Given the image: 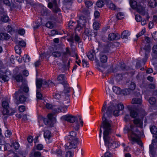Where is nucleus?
I'll list each match as a JSON object with an SVG mask.
<instances>
[{
  "label": "nucleus",
  "mask_w": 157,
  "mask_h": 157,
  "mask_svg": "<svg viewBox=\"0 0 157 157\" xmlns=\"http://www.w3.org/2000/svg\"><path fill=\"white\" fill-rule=\"evenodd\" d=\"M100 24L97 22H95L93 24V27L94 29L97 30L99 27Z\"/></svg>",
  "instance_id": "603ef678"
},
{
  "label": "nucleus",
  "mask_w": 157,
  "mask_h": 157,
  "mask_svg": "<svg viewBox=\"0 0 157 157\" xmlns=\"http://www.w3.org/2000/svg\"><path fill=\"white\" fill-rule=\"evenodd\" d=\"M105 4V0L98 1L96 2V5L98 7H102Z\"/></svg>",
  "instance_id": "c756f323"
},
{
  "label": "nucleus",
  "mask_w": 157,
  "mask_h": 157,
  "mask_svg": "<svg viewBox=\"0 0 157 157\" xmlns=\"http://www.w3.org/2000/svg\"><path fill=\"white\" fill-rule=\"evenodd\" d=\"M53 10L55 13H57L60 11V10L57 5V1L56 0L54 1V7Z\"/></svg>",
  "instance_id": "393cba45"
},
{
  "label": "nucleus",
  "mask_w": 157,
  "mask_h": 157,
  "mask_svg": "<svg viewBox=\"0 0 157 157\" xmlns=\"http://www.w3.org/2000/svg\"><path fill=\"white\" fill-rule=\"evenodd\" d=\"M14 95L15 98L17 100L16 103L17 104L24 103L26 100L27 98L25 96V94L21 89L16 92Z\"/></svg>",
  "instance_id": "0eeeda50"
},
{
  "label": "nucleus",
  "mask_w": 157,
  "mask_h": 157,
  "mask_svg": "<svg viewBox=\"0 0 157 157\" xmlns=\"http://www.w3.org/2000/svg\"><path fill=\"white\" fill-rule=\"evenodd\" d=\"M31 153L33 155L34 157H41V154L40 152L37 151L36 150V148L33 147L31 151Z\"/></svg>",
  "instance_id": "dca6fc26"
},
{
  "label": "nucleus",
  "mask_w": 157,
  "mask_h": 157,
  "mask_svg": "<svg viewBox=\"0 0 157 157\" xmlns=\"http://www.w3.org/2000/svg\"><path fill=\"white\" fill-rule=\"evenodd\" d=\"M156 141L152 140L151 144L149 146V153L151 157L156 156V150L157 149V144Z\"/></svg>",
  "instance_id": "1a4fd4ad"
},
{
  "label": "nucleus",
  "mask_w": 157,
  "mask_h": 157,
  "mask_svg": "<svg viewBox=\"0 0 157 157\" xmlns=\"http://www.w3.org/2000/svg\"><path fill=\"white\" fill-rule=\"evenodd\" d=\"M82 64L83 67H89V64L85 60L83 59L82 60Z\"/></svg>",
  "instance_id": "bf43d9fd"
},
{
  "label": "nucleus",
  "mask_w": 157,
  "mask_h": 157,
  "mask_svg": "<svg viewBox=\"0 0 157 157\" xmlns=\"http://www.w3.org/2000/svg\"><path fill=\"white\" fill-rule=\"evenodd\" d=\"M107 59V57L105 55H102L100 58V60L101 62L105 63L106 62Z\"/></svg>",
  "instance_id": "e433bc0d"
},
{
  "label": "nucleus",
  "mask_w": 157,
  "mask_h": 157,
  "mask_svg": "<svg viewBox=\"0 0 157 157\" xmlns=\"http://www.w3.org/2000/svg\"><path fill=\"white\" fill-rule=\"evenodd\" d=\"M2 105L3 108L2 113L3 115L8 116L12 115L15 112V110L9 107V103L8 100L3 101L2 103Z\"/></svg>",
  "instance_id": "423d86ee"
},
{
  "label": "nucleus",
  "mask_w": 157,
  "mask_h": 157,
  "mask_svg": "<svg viewBox=\"0 0 157 157\" xmlns=\"http://www.w3.org/2000/svg\"><path fill=\"white\" fill-rule=\"evenodd\" d=\"M138 114L137 112L134 110H131L130 112V115L131 117L133 118H136L138 115Z\"/></svg>",
  "instance_id": "4c0bfd02"
},
{
  "label": "nucleus",
  "mask_w": 157,
  "mask_h": 157,
  "mask_svg": "<svg viewBox=\"0 0 157 157\" xmlns=\"http://www.w3.org/2000/svg\"><path fill=\"white\" fill-rule=\"evenodd\" d=\"M52 55L55 58H57L60 57L61 55V52L59 51L53 52Z\"/></svg>",
  "instance_id": "f704fd0d"
},
{
  "label": "nucleus",
  "mask_w": 157,
  "mask_h": 157,
  "mask_svg": "<svg viewBox=\"0 0 157 157\" xmlns=\"http://www.w3.org/2000/svg\"><path fill=\"white\" fill-rule=\"evenodd\" d=\"M79 23L76 25V27H75L74 29L76 31H79L81 29L86 27L85 23L86 22V18L83 16H81L80 17Z\"/></svg>",
  "instance_id": "9d476101"
},
{
  "label": "nucleus",
  "mask_w": 157,
  "mask_h": 157,
  "mask_svg": "<svg viewBox=\"0 0 157 157\" xmlns=\"http://www.w3.org/2000/svg\"><path fill=\"white\" fill-rule=\"evenodd\" d=\"M104 114L103 117L102 125L104 129L103 139L105 142V145L108 148L114 149L118 147L120 143L117 141H114L113 140L114 137L113 136L111 137L109 135L110 132L111 126L110 121H108L106 119L104 118Z\"/></svg>",
  "instance_id": "f257e3e1"
},
{
  "label": "nucleus",
  "mask_w": 157,
  "mask_h": 157,
  "mask_svg": "<svg viewBox=\"0 0 157 157\" xmlns=\"http://www.w3.org/2000/svg\"><path fill=\"white\" fill-rule=\"evenodd\" d=\"M76 25V23L72 21H70L68 23L69 27L71 29H73L72 27H73L74 28Z\"/></svg>",
  "instance_id": "de8ad7c7"
},
{
  "label": "nucleus",
  "mask_w": 157,
  "mask_h": 157,
  "mask_svg": "<svg viewBox=\"0 0 157 157\" xmlns=\"http://www.w3.org/2000/svg\"><path fill=\"white\" fill-rule=\"evenodd\" d=\"M36 85L37 89H40L42 85V80L41 79H39L36 80Z\"/></svg>",
  "instance_id": "a878e982"
},
{
  "label": "nucleus",
  "mask_w": 157,
  "mask_h": 157,
  "mask_svg": "<svg viewBox=\"0 0 157 157\" xmlns=\"http://www.w3.org/2000/svg\"><path fill=\"white\" fill-rule=\"evenodd\" d=\"M2 36H4V38L5 39L8 40L10 39V36L6 33H4L2 34Z\"/></svg>",
  "instance_id": "e2e57ef3"
},
{
  "label": "nucleus",
  "mask_w": 157,
  "mask_h": 157,
  "mask_svg": "<svg viewBox=\"0 0 157 157\" xmlns=\"http://www.w3.org/2000/svg\"><path fill=\"white\" fill-rule=\"evenodd\" d=\"M61 118L71 123V126L74 128L75 130L78 131L79 129L80 123L81 124L82 126H83V121L82 120L80 116L77 117L71 115H65L63 116Z\"/></svg>",
  "instance_id": "f03ea898"
},
{
  "label": "nucleus",
  "mask_w": 157,
  "mask_h": 157,
  "mask_svg": "<svg viewBox=\"0 0 157 157\" xmlns=\"http://www.w3.org/2000/svg\"><path fill=\"white\" fill-rule=\"evenodd\" d=\"M34 147L36 148V149L38 150H40L43 149L44 147L43 145L41 144H38L36 146Z\"/></svg>",
  "instance_id": "5fc2aeb1"
},
{
  "label": "nucleus",
  "mask_w": 157,
  "mask_h": 157,
  "mask_svg": "<svg viewBox=\"0 0 157 157\" xmlns=\"http://www.w3.org/2000/svg\"><path fill=\"white\" fill-rule=\"evenodd\" d=\"M18 109L20 112H23L25 110V107L24 105H20L18 107Z\"/></svg>",
  "instance_id": "13d9d810"
},
{
  "label": "nucleus",
  "mask_w": 157,
  "mask_h": 157,
  "mask_svg": "<svg viewBox=\"0 0 157 157\" xmlns=\"http://www.w3.org/2000/svg\"><path fill=\"white\" fill-rule=\"evenodd\" d=\"M112 45H113L111 43H109L106 45H105L103 48V52L105 53L109 52L110 49V47Z\"/></svg>",
  "instance_id": "a211bd4d"
},
{
  "label": "nucleus",
  "mask_w": 157,
  "mask_h": 157,
  "mask_svg": "<svg viewBox=\"0 0 157 157\" xmlns=\"http://www.w3.org/2000/svg\"><path fill=\"white\" fill-rule=\"evenodd\" d=\"M75 41L78 43L81 42V39L80 37L76 34H75Z\"/></svg>",
  "instance_id": "338daca9"
},
{
  "label": "nucleus",
  "mask_w": 157,
  "mask_h": 157,
  "mask_svg": "<svg viewBox=\"0 0 157 157\" xmlns=\"http://www.w3.org/2000/svg\"><path fill=\"white\" fill-rule=\"evenodd\" d=\"M84 33L85 35L88 36L91 34V33L90 32V30L88 29H86L85 30Z\"/></svg>",
  "instance_id": "680f3d73"
},
{
  "label": "nucleus",
  "mask_w": 157,
  "mask_h": 157,
  "mask_svg": "<svg viewBox=\"0 0 157 157\" xmlns=\"http://www.w3.org/2000/svg\"><path fill=\"white\" fill-rule=\"evenodd\" d=\"M113 91L116 94H119L120 92V88L117 86H113Z\"/></svg>",
  "instance_id": "79ce46f5"
},
{
  "label": "nucleus",
  "mask_w": 157,
  "mask_h": 157,
  "mask_svg": "<svg viewBox=\"0 0 157 157\" xmlns=\"http://www.w3.org/2000/svg\"><path fill=\"white\" fill-rule=\"evenodd\" d=\"M149 103L151 105H157V100L154 97H151L149 100Z\"/></svg>",
  "instance_id": "c85d7f7f"
},
{
  "label": "nucleus",
  "mask_w": 157,
  "mask_h": 157,
  "mask_svg": "<svg viewBox=\"0 0 157 157\" xmlns=\"http://www.w3.org/2000/svg\"><path fill=\"white\" fill-rule=\"evenodd\" d=\"M150 130L153 134H155L157 132V128L156 126L154 125H152L150 126Z\"/></svg>",
  "instance_id": "2f4dec72"
},
{
  "label": "nucleus",
  "mask_w": 157,
  "mask_h": 157,
  "mask_svg": "<svg viewBox=\"0 0 157 157\" xmlns=\"http://www.w3.org/2000/svg\"><path fill=\"white\" fill-rule=\"evenodd\" d=\"M129 3L131 7L133 9H136L138 5L137 2L134 0H130Z\"/></svg>",
  "instance_id": "bb28decb"
},
{
  "label": "nucleus",
  "mask_w": 157,
  "mask_h": 157,
  "mask_svg": "<svg viewBox=\"0 0 157 157\" xmlns=\"http://www.w3.org/2000/svg\"><path fill=\"white\" fill-rule=\"evenodd\" d=\"M52 134L49 130H46L44 133V137L45 138L49 139L51 137Z\"/></svg>",
  "instance_id": "7c9ffc66"
},
{
  "label": "nucleus",
  "mask_w": 157,
  "mask_h": 157,
  "mask_svg": "<svg viewBox=\"0 0 157 157\" xmlns=\"http://www.w3.org/2000/svg\"><path fill=\"white\" fill-rule=\"evenodd\" d=\"M2 20L3 22H7L9 21V19L8 16L4 15L2 17Z\"/></svg>",
  "instance_id": "49530a36"
},
{
  "label": "nucleus",
  "mask_w": 157,
  "mask_h": 157,
  "mask_svg": "<svg viewBox=\"0 0 157 157\" xmlns=\"http://www.w3.org/2000/svg\"><path fill=\"white\" fill-rule=\"evenodd\" d=\"M149 6L152 8H154L157 5V2L155 0H150L148 2Z\"/></svg>",
  "instance_id": "b1692460"
},
{
  "label": "nucleus",
  "mask_w": 157,
  "mask_h": 157,
  "mask_svg": "<svg viewBox=\"0 0 157 157\" xmlns=\"http://www.w3.org/2000/svg\"><path fill=\"white\" fill-rule=\"evenodd\" d=\"M151 48L150 46L148 44L147 45H145L143 48H140V53L142 52H145V55H148V54L151 51Z\"/></svg>",
  "instance_id": "ddd939ff"
},
{
  "label": "nucleus",
  "mask_w": 157,
  "mask_h": 157,
  "mask_svg": "<svg viewBox=\"0 0 157 157\" xmlns=\"http://www.w3.org/2000/svg\"><path fill=\"white\" fill-rule=\"evenodd\" d=\"M40 118L41 120L48 127H53L56 121L55 119L53 117V115L52 113L49 114L48 115V118L41 117Z\"/></svg>",
  "instance_id": "6e6552de"
},
{
  "label": "nucleus",
  "mask_w": 157,
  "mask_h": 157,
  "mask_svg": "<svg viewBox=\"0 0 157 157\" xmlns=\"http://www.w3.org/2000/svg\"><path fill=\"white\" fill-rule=\"evenodd\" d=\"M105 4L111 10H115L116 9V5L110 0H105Z\"/></svg>",
  "instance_id": "4468645a"
},
{
  "label": "nucleus",
  "mask_w": 157,
  "mask_h": 157,
  "mask_svg": "<svg viewBox=\"0 0 157 157\" xmlns=\"http://www.w3.org/2000/svg\"><path fill=\"white\" fill-rule=\"evenodd\" d=\"M130 35V33L128 30L124 31L121 35L122 38H127Z\"/></svg>",
  "instance_id": "4be33fe9"
},
{
  "label": "nucleus",
  "mask_w": 157,
  "mask_h": 157,
  "mask_svg": "<svg viewBox=\"0 0 157 157\" xmlns=\"http://www.w3.org/2000/svg\"><path fill=\"white\" fill-rule=\"evenodd\" d=\"M14 78L17 82H22L23 80V77L21 74H19L15 76Z\"/></svg>",
  "instance_id": "cd10ccee"
},
{
  "label": "nucleus",
  "mask_w": 157,
  "mask_h": 157,
  "mask_svg": "<svg viewBox=\"0 0 157 157\" xmlns=\"http://www.w3.org/2000/svg\"><path fill=\"white\" fill-rule=\"evenodd\" d=\"M15 50L16 53L17 54H20L21 52V49L20 47L18 45H16L15 47Z\"/></svg>",
  "instance_id": "58836bf2"
},
{
  "label": "nucleus",
  "mask_w": 157,
  "mask_h": 157,
  "mask_svg": "<svg viewBox=\"0 0 157 157\" xmlns=\"http://www.w3.org/2000/svg\"><path fill=\"white\" fill-rule=\"evenodd\" d=\"M12 146L15 149L17 150L18 149L19 145L18 142H15L12 144Z\"/></svg>",
  "instance_id": "864d4df0"
},
{
  "label": "nucleus",
  "mask_w": 157,
  "mask_h": 157,
  "mask_svg": "<svg viewBox=\"0 0 157 157\" xmlns=\"http://www.w3.org/2000/svg\"><path fill=\"white\" fill-rule=\"evenodd\" d=\"M128 88L132 91L134 90L136 87V84L133 82H131L129 84H128Z\"/></svg>",
  "instance_id": "72a5a7b5"
},
{
  "label": "nucleus",
  "mask_w": 157,
  "mask_h": 157,
  "mask_svg": "<svg viewBox=\"0 0 157 157\" xmlns=\"http://www.w3.org/2000/svg\"><path fill=\"white\" fill-rule=\"evenodd\" d=\"M23 59L24 62L25 63L29 62L30 61V58L28 55H24V56L23 57Z\"/></svg>",
  "instance_id": "09e8293b"
},
{
  "label": "nucleus",
  "mask_w": 157,
  "mask_h": 157,
  "mask_svg": "<svg viewBox=\"0 0 157 157\" xmlns=\"http://www.w3.org/2000/svg\"><path fill=\"white\" fill-rule=\"evenodd\" d=\"M135 18L137 22H140L142 20V17L140 15H136L135 16Z\"/></svg>",
  "instance_id": "052dcab7"
},
{
  "label": "nucleus",
  "mask_w": 157,
  "mask_h": 157,
  "mask_svg": "<svg viewBox=\"0 0 157 157\" xmlns=\"http://www.w3.org/2000/svg\"><path fill=\"white\" fill-rule=\"evenodd\" d=\"M123 77L121 74H118L116 75L115 77V79L117 82H120L123 79Z\"/></svg>",
  "instance_id": "a18cd8bd"
},
{
  "label": "nucleus",
  "mask_w": 157,
  "mask_h": 157,
  "mask_svg": "<svg viewBox=\"0 0 157 157\" xmlns=\"http://www.w3.org/2000/svg\"><path fill=\"white\" fill-rule=\"evenodd\" d=\"M77 132L71 131L70 132L69 135L67 137V140L68 141L67 144V148L71 149L75 148L77 144L79 143L78 138L76 137Z\"/></svg>",
  "instance_id": "39448f33"
},
{
  "label": "nucleus",
  "mask_w": 157,
  "mask_h": 157,
  "mask_svg": "<svg viewBox=\"0 0 157 157\" xmlns=\"http://www.w3.org/2000/svg\"><path fill=\"white\" fill-rule=\"evenodd\" d=\"M84 2L85 4L86 7L88 8H89L93 5L92 2L90 0H85Z\"/></svg>",
  "instance_id": "473e14b6"
},
{
  "label": "nucleus",
  "mask_w": 157,
  "mask_h": 157,
  "mask_svg": "<svg viewBox=\"0 0 157 157\" xmlns=\"http://www.w3.org/2000/svg\"><path fill=\"white\" fill-rule=\"evenodd\" d=\"M152 52L155 55H157V45H154L152 48Z\"/></svg>",
  "instance_id": "4d7b16f0"
},
{
  "label": "nucleus",
  "mask_w": 157,
  "mask_h": 157,
  "mask_svg": "<svg viewBox=\"0 0 157 157\" xmlns=\"http://www.w3.org/2000/svg\"><path fill=\"white\" fill-rule=\"evenodd\" d=\"M136 9L137 11L140 14L144 15L145 13V9L144 7L141 5L138 4Z\"/></svg>",
  "instance_id": "2eb2a0df"
},
{
  "label": "nucleus",
  "mask_w": 157,
  "mask_h": 157,
  "mask_svg": "<svg viewBox=\"0 0 157 157\" xmlns=\"http://www.w3.org/2000/svg\"><path fill=\"white\" fill-rule=\"evenodd\" d=\"M82 13L85 15V16H83L84 17L86 18L88 17L90 15V12L89 10L87 8H84L82 11Z\"/></svg>",
  "instance_id": "412c9836"
},
{
  "label": "nucleus",
  "mask_w": 157,
  "mask_h": 157,
  "mask_svg": "<svg viewBox=\"0 0 157 157\" xmlns=\"http://www.w3.org/2000/svg\"><path fill=\"white\" fill-rule=\"evenodd\" d=\"M124 107L123 104H118L115 106L112 103H110L108 107L105 114L108 117H110L112 116L113 111V114L115 116H118L120 111L123 110Z\"/></svg>",
  "instance_id": "20e7f679"
},
{
  "label": "nucleus",
  "mask_w": 157,
  "mask_h": 157,
  "mask_svg": "<svg viewBox=\"0 0 157 157\" xmlns=\"http://www.w3.org/2000/svg\"><path fill=\"white\" fill-rule=\"evenodd\" d=\"M12 133L10 131L7 130L5 132V135L6 137H10L11 136Z\"/></svg>",
  "instance_id": "774afa93"
},
{
  "label": "nucleus",
  "mask_w": 157,
  "mask_h": 157,
  "mask_svg": "<svg viewBox=\"0 0 157 157\" xmlns=\"http://www.w3.org/2000/svg\"><path fill=\"white\" fill-rule=\"evenodd\" d=\"M131 91L132 90H131L129 88H128L126 89L123 91V93L124 95H127L130 94Z\"/></svg>",
  "instance_id": "3c124183"
},
{
  "label": "nucleus",
  "mask_w": 157,
  "mask_h": 157,
  "mask_svg": "<svg viewBox=\"0 0 157 157\" xmlns=\"http://www.w3.org/2000/svg\"><path fill=\"white\" fill-rule=\"evenodd\" d=\"M70 101L69 97V95H67L63 101L62 105H60L61 108H62L63 110L64 111H66L67 110V108L69 106Z\"/></svg>",
  "instance_id": "9b49d317"
},
{
  "label": "nucleus",
  "mask_w": 157,
  "mask_h": 157,
  "mask_svg": "<svg viewBox=\"0 0 157 157\" xmlns=\"http://www.w3.org/2000/svg\"><path fill=\"white\" fill-rule=\"evenodd\" d=\"M130 128L131 130L127 127H125L124 129V133H128V138L130 140L133 142L138 141L141 132L136 126L131 125Z\"/></svg>",
  "instance_id": "7ed1b4c3"
},
{
  "label": "nucleus",
  "mask_w": 157,
  "mask_h": 157,
  "mask_svg": "<svg viewBox=\"0 0 157 157\" xmlns=\"http://www.w3.org/2000/svg\"><path fill=\"white\" fill-rule=\"evenodd\" d=\"M117 17L118 19H121L124 18V14L122 12H119L117 14Z\"/></svg>",
  "instance_id": "6e6d98bb"
},
{
  "label": "nucleus",
  "mask_w": 157,
  "mask_h": 157,
  "mask_svg": "<svg viewBox=\"0 0 157 157\" xmlns=\"http://www.w3.org/2000/svg\"><path fill=\"white\" fill-rule=\"evenodd\" d=\"M95 55V53L94 50H92L90 51L87 55V56L88 58L91 61H93L94 59V56Z\"/></svg>",
  "instance_id": "aec40b11"
},
{
  "label": "nucleus",
  "mask_w": 157,
  "mask_h": 157,
  "mask_svg": "<svg viewBox=\"0 0 157 157\" xmlns=\"http://www.w3.org/2000/svg\"><path fill=\"white\" fill-rule=\"evenodd\" d=\"M9 77L5 75L0 74V81L2 82H5L8 81Z\"/></svg>",
  "instance_id": "6ab92c4d"
},
{
  "label": "nucleus",
  "mask_w": 157,
  "mask_h": 157,
  "mask_svg": "<svg viewBox=\"0 0 157 157\" xmlns=\"http://www.w3.org/2000/svg\"><path fill=\"white\" fill-rule=\"evenodd\" d=\"M8 144H0V150L2 151H5L7 150V146Z\"/></svg>",
  "instance_id": "c9c22d12"
},
{
  "label": "nucleus",
  "mask_w": 157,
  "mask_h": 157,
  "mask_svg": "<svg viewBox=\"0 0 157 157\" xmlns=\"http://www.w3.org/2000/svg\"><path fill=\"white\" fill-rule=\"evenodd\" d=\"M133 122L135 124H139L140 125L142 124L141 119L139 118H136L133 120Z\"/></svg>",
  "instance_id": "37998d69"
},
{
  "label": "nucleus",
  "mask_w": 157,
  "mask_h": 157,
  "mask_svg": "<svg viewBox=\"0 0 157 157\" xmlns=\"http://www.w3.org/2000/svg\"><path fill=\"white\" fill-rule=\"evenodd\" d=\"M120 38V36L118 33H111L109 34L108 39L110 40H117Z\"/></svg>",
  "instance_id": "f8f14e48"
},
{
  "label": "nucleus",
  "mask_w": 157,
  "mask_h": 157,
  "mask_svg": "<svg viewBox=\"0 0 157 157\" xmlns=\"http://www.w3.org/2000/svg\"><path fill=\"white\" fill-rule=\"evenodd\" d=\"M152 56V62L153 65H155L157 64V55Z\"/></svg>",
  "instance_id": "ea45409f"
},
{
  "label": "nucleus",
  "mask_w": 157,
  "mask_h": 157,
  "mask_svg": "<svg viewBox=\"0 0 157 157\" xmlns=\"http://www.w3.org/2000/svg\"><path fill=\"white\" fill-rule=\"evenodd\" d=\"M145 31L144 29H143L142 31L136 35V36L137 38H138L141 36L142 35L145 33Z\"/></svg>",
  "instance_id": "69168bd1"
},
{
  "label": "nucleus",
  "mask_w": 157,
  "mask_h": 157,
  "mask_svg": "<svg viewBox=\"0 0 157 157\" xmlns=\"http://www.w3.org/2000/svg\"><path fill=\"white\" fill-rule=\"evenodd\" d=\"M106 101H105L104 103L103 106V107H102V109H101V111H102V113L104 112V113H103V116H102V120L103 119V116H104V118L106 119L108 121L107 119V118L105 117V109H106Z\"/></svg>",
  "instance_id": "c03bdc74"
},
{
  "label": "nucleus",
  "mask_w": 157,
  "mask_h": 157,
  "mask_svg": "<svg viewBox=\"0 0 157 157\" xmlns=\"http://www.w3.org/2000/svg\"><path fill=\"white\" fill-rule=\"evenodd\" d=\"M18 45H20V46L23 47L25 46L26 43L23 40L20 41L18 42Z\"/></svg>",
  "instance_id": "0e129e2a"
},
{
  "label": "nucleus",
  "mask_w": 157,
  "mask_h": 157,
  "mask_svg": "<svg viewBox=\"0 0 157 157\" xmlns=\"http://www.w3.org/2000/svg\"><path fill=\"white\" fill-rule=\"evenodd\" d=\"M142 102V100L140 98H133L132 101V104H136L140 105Z\"/></svg>",
  "instance_id": "5701e85b"
},
{
  "label": "nucleus",
  "mask_w": 157,
  "mask_h": 157,
  "mask_svg": "<svg viewBox=\"0 0 157 157\" xmlns=\"http://www.w3.org/2000/svg\"><path fill=\"white\" fill-rule=\"evenodd\" d=\"M46 27L50 29H52L54 27L53 24L50 21H48L46 23L45 25Z\"/></svg>",
  "instance_id": "a19ab883"
},
{
  "label": "nucleus",
  "mask_w": 157,
  "mask_h": 157,
  "mask_svg": "<svg viewBox=\"0 0 157 157\" xmlns=\"http://www.w3.org/2000/svg\"><path fill=\"white\" fill-rule=\"evenodd\" d=\"M57 79L63 85H65L66 84V82L64 81L65 76L63 75L60 74L59 75L57 78Z\"/></svg>",
  "instance_id": "f3484780"
},
{
  "label": "nucleus",
  "mask_w": 157,
  "mask_h": 157,
  "mask_svg": "<svg viewBox=\"0 0 157 157\" xmlns=\"http://www.w3.org/2000/svg\"><path fill=\"white\" fill-rule=\"evenodd\" d=\"M38 89L36 90V97L37 99L41 100L42 99V94L39 92Z\"/></svg>",
  "instance_id": "8fccbe9b"
}]
</instances>
